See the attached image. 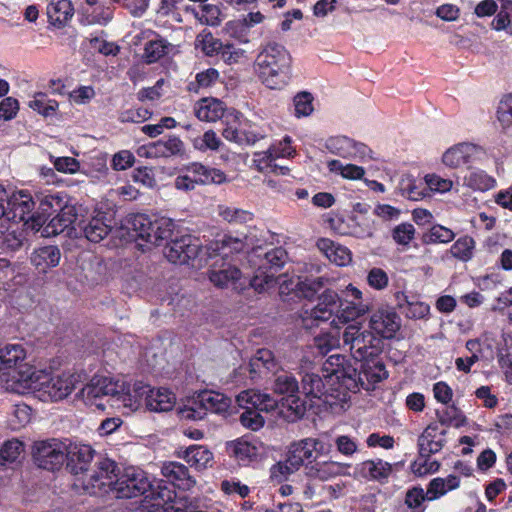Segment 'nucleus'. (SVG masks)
Here are the masks:
<instances>
[{"label": "nucleus", "instance_id": "1", "mask_svg": "<svg viewBox=\"0 0 512 512\" xmlns=\"http://www.w3.org/2000/svg\"><path fill=\"white\" fill-rule=\"evenodd\" d=\"M292 56L281 44L268 42L255 60V71L269 89H283L292 79Z\"/></svg>", "mask_w": 512, "mask_h": 512}, {"label": "nucleus", "instance_id": "2", "mask_svg": "<svg viewBox=\"0 0 512 512\" xmlns=\"http://www.w3.org/2000/svg\"><path fill=\"white\" fill-rule=\"evenodd\" d=\"M24 368L25 370H15L13 378L23 388L37 391L39 397L44 401H59L66 398L75 389L79 381V376L72 373L49 376L44 373H36L26 365Z\"/></svg>", "mask_w": 512, "mask_h": 512}, {"label": "nucleus", "instance_id": "3", "mask_svg": "<svg viewBox=\"0 0 512 512\" xmlns=\"http://www.w3.org/2000/svg\"><path fill=\"white\" fill-rule=\"evenodd\" d=\"M287 258V252L282 247L267 251L261 247L254 248L248 254V262L254 269L249 286L259 293L271 288L276 282L275 273L283 267Z\"/></svg>", "mask_w": 512, "mask_h": 512}, {"label": "nucleus", "instance_id": "4", "mask_svg": "<svg viewBox=\"0 0 512 512\" xmlns=\"http://www.w3.org/2000/svg\"><path fill=\"white\" fill-rule=\"evenodd\" d=\"M119 469L120 467L114 460L101 458L95 463L94 469L78 477L74 485L81 487L90 495H112L115 497L119 483Z\"/></svg>", "mask_w": 512, "mask_h": 512}, {"label": "nucleus", "instance_id": "5", "mask_svg": "<svg viewBox=\"0 0 512 512\" xmlns=\"http://www.w3.org/2000/svg\"><path fill=\"white\" fill-rule=\"evenodd\" d=\"M342 346L356 361H368L382 352L383 342L374 333L363 330L360 323L348 324L342 332Z\"/></svg>", "mask_w": 512, "mask_h": 512}, {"label": "nucleus", "instance_id": "6", "mask_svg": "<svg viewBox=\"0 0 512 512\" xmlns=\"http://www.w3.org/2000/svg\"><path fill=\"white\" fill-rule=\"evenodd\" d=\"M323 372L326 382L331 383L333 386L338 384V387L334 388V390H339L340 388L355 390L358 388V379L362 380L357 368L341 354L329 356L323 364Z\"/></svg>", "mask_w": 512, "mask_h": 512}, {"label": "nucleus", "instance_id": "7", "mask_svg": "<svg viewBox=\"0 0 512 512\" xmlns=\"http://www.w3.org/2000/svg\"><path fill=\"white\" fill-rule=\"evenodd\" d=\"M231 405V399L225 395L214 392H201L190 406L182 411V417L189 420H202L208 412L222 414L225 413Z\"/></svg>", "mask_w": 512, "mask_h": 512}, {"label": "nucleus", "instance_id": "8", "mask_svg": "<svg viewBox=\"0 0 512 512\" xmlns=\"http://www.w3.org/2000/svg\"><path fill=\"white\" fill-rule=\"evenodd\" d=\"M273 391L283 395L282 405L291 411L296 418L304 416L307 410V403L299 396V384L294 375L282 372L275 376Z\"/></svg>", "mask_w": 512, "mask_h": 512}, {"label": "nucleus", "instance_id": "9", "mask_svg": "<svg viewBox=\"0 0 512 512\" xmlns=\"http://www.w3.org/2000/svg\"><path fill=\"white\" fill-rule=\"evenodd\" d=\"M342 306V301L338 294L332 290H326L318 300L317 305L311 309H306L301 314L303 324L310 328L318 326L320 323L327 322L336 318V312Z\"/></svg>", "mask_w": 512, "mask_h": 512}, {"label": "nucleus", "instance_id": "10", "mask_svg": "<svg viewBox=\"0 0 512 512\" xmlns=\"http://www.w3.org/2000/svg\"><path fill=\"white\" fill-rule=\"evenodd\" d=\"M119 483L115 498H133L144 495L151 488V481L147 473L138 467L119 469Z\"/></svg>", "mask_w": 512, "mask_h": 512}, {"label": "nucleus", "instance_id": "11", "mask_svg": "<svg viewBox=\"0 0 512 512\" xmlns=\"http://www.w3.org/2000/svg\"><path fill=\"white\" fill-rule=\"evenodd\" d=\"M329 450V444L319 438L309 437L291 443L287 456L292 469H300L306 461L308 462L307 465H311L317 456L325 455Z\"/></svg>", "mask_w": 512, "mask_h": 512}, {"label": "nucleus", "instance_id": "12", "mask_svg": "<svg viewBox=\"0 0 512 512\" xmlns=\"http://www.w3.org/2000/svg\"><path fill=\"white\" fill-rule=\"evenodd\" d=\"M67 444L58 439L38 441L33 447V458L38 467L55 471L65 462Z\"/></svg>", "mask_w": 512, "mask_h": 512}, {"label": "nucleus", "instance_id": "13", "mask_svg": "<svg viewBox=\"0 0 512 512\" xmlns=\"http://www.w3.org/2000/svg\"><path fill=\"white\" fill-rule=\"evenodd\" d=\"M201 252L200 240L192 235H184L171 240L164 249L167 260L174 264H188L195 260Z\"/></svg>", "mask_w": 512, "mask_h": 512}, {"label": "nucleus", "instance_id": "14", "mask_svg": "<svg viewBox=\"0 0 512 512\" xmlns=\"http://www.w3.org/2000/svg\"><path fill=\"white\" fill-rule=\"evenodd\" d=\"M228 454L239 464L248 465L267 456V447L257 439L239 438L226 445Z\"/></svg>", "mask_w": 512, "mask_h": 512}, {"label": "nucleus", "instance_id": "15", "mask_svg": "<svg viewBox=\"0 0 512 512\" xmlns=\"http://www.w3.org/2000/svg\"><path fill=\"white\" fill-rule=\"evenodd\" d=\"M325 146L331 153L343 158H372L371 150L368 146L346 136L330 137L327 139Z\"/></svg>", "mask_w": 512, "mask_h": 512}, {"label": "nucleus", "instance_id": "16", "mask_svg": "<svg viewBox=\"0 0 512 512\" xmlns=\"http://www.w3.org/2000/svg\"><path fill=\"white\" fill-rule=\"evenodd\" d=\"M34 207L35 201L32 196L28 192L21 190L9 196L5 214L10 221L28 222L29 220H35L33 214Z\"/></svg>", "mask_w": 512, "mask_h": 512}, {"label": "nucleus", "instance_id": "17", "mask_svg": "<svg viewBox=\"0 0 512 512\" xmlns=\"http://www.w3.org/2000/svg\"><path fill=\"white\" fill-rule=\"evenodd\" d=\"M184 152V143L177 136L162 138L148 145L139 147L137 153L146 158H168L181 155Z\"/></svg>", "mask_w": 512, "mask_h": 512}, {"label": "nucleus", "instance_id": "18", "mask_svg": "<svg viewBox=\"0 0 512 512\" xmlns=\"http://www.w3.org/2000/svg\"><path fill=\"white\" fill-rule=\"evenodd\" d=\"M236 267L230 264H223L219 269H212L209 272L210 281L217 287L242 290L249 285V279Z\"/></svg>", "mask_w": 512, "mask_h": 512}, {"label": "nucleus", "instance_id": "19", "mask_svg": "<svg viewBox=\"0 0 512 512\" xmlns=\"http://www.w3.org/2000/svg\"><path fill=\"white\" fill-rule=\"evenodd\" d=\"M400 318L391 308H381L373 312L369 328L383 338L390 339L400 329Z\"/></svg>", "mask_w": 512, "mask_h": 512}, {"label": "nucleus", "instance_id": "20", "mask_svg": "<svg viewBox=\"0 0 512 512\" xmlns=\"http://www.w3.org/2000/svg\"><path fill=\"white\" fill-rule=\"evenodd\" d=\"M446 430L438 423L429 424L418 437V452L421 458L430 457L442 450Z\"/></svg>", "mask_w": 512, "mask_h": 512}, {"label": "nucleus", "instance_id": "21", "mask_svg": "<svg viewBox=\"0 0 512 512\" xmlns=\"http://www.w3.org/2000/svg\"><path fill=\"white\" fill-rule=\"evenodd\" d=\"M94 450L86 444H69L65 453V460L76 479L89 472L88 467L93 460Z\"/></svg>", "mask_w": 512, "mask_h": 512}, {"label": "nucleus", "instance_id": "22", "mask_svg": "<svg viewBox=\"0 0 512 512\" xmlns=\"http://www.w3.org/2000/svg\"><path fill=\"white\" fill-rule=\"evenodd\" d=\"M396 307L399 311L410 319H423L428 316L430 306L420 301L418 296L407 294L403 291H397L394 294Z\"/></svg>", "mask_w": 512, "mask_h": 512}, {"label": "nucleus", "instance_id": "23", "mask_svg": "<svg viewBox=\"0 0 512 512\" xmlns=\"http://www.w3.org/2000/svg\"><path fill=\"white\" fill-rule=\"evenodd\" d=\"M478 151L479 148L474 144L459 143L444 152L442 162L449 168H459L472 162Z\"/></svg>", "mask_w": 512, "mask_h": 512}, {"label": "nucleus", "instance_id": "24", "mask_svg": "<svg viewBox=\"0 0 512 512\" xmlns=\"http://www.w3.org/2000/svg\"><path fill=\"white\" fill-rule=\"evenodd\" d=\"M391 473L392 465L382 459L366 460L355 467V475L381 483L386 482Z\"/></svg>", "mask_w": 512, "mask_h": 512}, {"label": "nucleus", "instance_id": "25", "mask_svg": "<svg viewBox=\"0 0 512 512\" xmlns=\"http://www.w3.org/2000/svg\"><path fill=\"white\" fill-rule=\"evenodd\" d=\"M236 401L243 409H253L255 411H270L275 408L276 401L266 393H261L255 389H248L240 392Z\"/></svg>", "mask_w": 512, "mask_h": 512}, {"label": "nucleus", "instance_id": "26", "mask_svg": "<svg viewBox=\"0 0 512 512\" xmlns=\"http://www.w3.org/2000/svg\"><path fill=\"white\" fill-rule=\"evenodd\" d=\"M114 16V8L110 5L99 2L97 4H86L81 7L80 22L83 25L106 26Z\"/></svg>", "mask_w": 512, "mask_h": 512}, {"label": "nucleus", "instance_id": "27", "mask_svg": "<svg viewBox=\"0 0 512 512\" xmlns=\"http://www.w3.org/2000/svg\"><path fill=\"white\" fill-rule=\"evenodd\" d=\"M162 475L179 489L189 490L195 485L188 468L179 462H166L161 467Z\"/></svg>", "mask_w": 512, "mask_h": 512}, {"label": "nucleus", "instance_id": "28", "mask_svg": "<svg viewBox=\"0 0 512 512\" xmlns=\"http://www.w3.org/2000/svg\"><path fill=\"white\" fill-rule=\"evenodd\" d=\"M61 251L57 246L48 245L34 249L30 256L31 264L39 273H46L48 270L59 265Z\"/></svg>", "mask_w": 512, "mask_h": 512}, {"label": "nucleus", "instance_id": "29", "mask_svg": "<svg viewBox=\"0 0 512 512\" xmlns=\"http://www.w3.org/2000/svg\"><path fill=\"white\" fill-rule=\"evenodd\" d=\"M248 237L245 234L233 236L231 234H225L220 239H217L207 246V250L211 251V254L228 256L229 253L241 252L248 247Z\"/></svg>", "mask_w": 512, "mask_h": 512}, {"label": "nucleus", "instance_id": "30", "mask_svg": "<svg viewBox=\"0 0 512 512\" xmlns=\"http://www.w3.org/2000/svg\"><path fill=\"white\" fill-rule=\"evenodd\" d=\"M151 389L150 385L142 382H135L132 388L126 385L120 403L123 407L129 408L132 411L138 410L143 406L147 408Z\"/></svg>", "mask_w": 512, "mask_h": 512}, {"label": "nucleus", "instance_id": "31", "mask_svg": "<svg viewBox=\"0 0 512 512\" xmlns=\"http://www.w3.org/2000/svg\"><path fill=\"white\" fill-rule=\"evenodd\" d=\"M76 218L74 206L66 205L59 209L58 213L44 226L42 235L46 237L56 236L72 226Z\"/></svg>", "mask_w": 512, "mask_h": 512}, {"label": "nucleus", "instance_id": "32", "mask_svg": "<svg viewBox=\"0 0 512 512\" xmlns=\"http://www.w3.org/2000/svg\"><path fill=\"white\" fill-rule=\"evenodd\" d=\"M79 226L85 238L94 243L103 240L111 230L110 224L106 221L105 213H98L92 218L82 221Z\"/></svg>", "mask_w": 512, "mask_h": 512}, {"label": "nucleus", "instance_id": "33", "mask_svg": "<svg viewBox=\"0 0 512 512\" xmlns=\"http://www.w3.org/2000/svg\"><path fill=\"white\" fill-rule=\"evenodd\" d=\"M177 455L198 470L211 467L214 458L213 453L203 445H191L184 450H179Z\"/></svg>", "mask_w": 512, "mask_h": 512}, {"label": "nucleus", "instance_id": "34", "mask_svg": "<svg viewBox=\"0 0 512 512\" xmlns=\"http://www.w3.org/2000/svg\"><path fill=\"white\" fill-rule=\"evenodd\" d=\"M316 246L330 262L338 266H346L352 260L351 252L347 247L328 238H320Z\"/></svg>", "mask_w": 512, "mask_h": 512}, {"label": "nucleus", "instance_id": "35", "mask_svg": "<svg viewBox=\"0 0 512 512\" xmlns=\"http://www.w3.org/2000/svg\"><path fill=\"white\" fill-rule=\"evenodd\" d=\"M222 136L230 141L240 145H254L256 142L265 138V133L260 130L252 129L251 127L238 128L233 125H227L223 131Z\"/></svg>", "mask_w": 512, "mask_h": 512}, {"label": "nucleus", "instance_id": "36", "mask_svg": "<svg viewBox=\"0 0 512 512\" xmlns=\"http://www.w3.org/2000/svg\"><path fill=\"white\" fill-rule=\"evenodd\" d=\"M346 467L347 465L339 462L324 461L316 462L311 465H305V471L309 478L317 479L320 481H327L343 474Z\"/></svg>", "mask_w": 512, "mask_h": 512}, {"label": "nucleus", "instance_id": "37", "mask_svg": "<svg viewBox=\"0 0 512 512\" xmlns=\"http://www.w3.org/2000/svg\"><path fill=\"white\" fill-rule=\"evenodd\" d=\"M224 112V103L216 98H203L194 106V113L201 121L215 122L223 117Z\"/></svg>", "mask_w": 512, "mask_h": 512}, {"label": "nucleus", "instance_id": "38", "mask_svg": "<svg viewBox=\"0 0 512 512\" xmlns=\"http://www.w3.org/2000/svg\"><path fill=\"white\" fill-rule=\"evenodd\" d=\"M187 172L196 178L198 184H222L227 177L223 171L216 168L204 166L201 163H192L187 167Z\"/></svg>", "mask_w": 512, "mask_h": 512}, {"label": "nucleus", "instance_id": "39", "mask_svg": "<svg viewBox=\"0 0 512 512\" xmlns=\"http://www.w3.org/2000/svg\"><path fill=\"white\" fill-rule=\"evenodd\" d=\"M73 14L74 8L70 0H51L47 5L48 19L54 26H64Z\"/></svg>", "mask_w": 512, "mask_h": 512}, {"label": "nucleus", "instance_id": "40", "mask_svg": "<svg viewBox=\"0 0 512 512\" xmlns=\"http://www.w3.org/2000/svg\"><path fill=\"white\" fill-rule=\"evenodd\" d=\"M328 386H332L331 383L326 382L325 378L320 375L313 372L305 373L302 377L300 393H303L306 397L320 399L328 394L330 390H333Z\"/></svg>", "mask_w": 512, "mask_h": 512}, {"label": "nucleus", "instance_id": "41", "mask_svg": "<svg viewBox=\"0 0 512 512\" xmlns=\"http://www.w3.org/2000/svg\"><path fill=\"white\" fill-rule=\"evenodd\" d=\"M175 224L172 219L166 217L152 218V225H149L147 231L152 237H146L145 242L151 245H159L161 241L167 240L172 236Z\"/></svg>", "mask_w": 512, "mask_h": 512}, {"label": "nucleus", "instance_id": "42", "mask_svg": "<svg viewBox=\"0 0 512 512\" xmlns=\"http://www.w3.org/2000/svg\"><path fill=\"white\" fill-rule=\"evenodd\" d=\"M368 311V305L362 302L347 301L342 302L341 308L336 312V318L331 322L334 328H340L339 324H347L356 318L364 315Z\"/></svg>", "mask_w": 512, "mask_h": 512}, {"label": "nucleus", "instance_id": "43", "mask_svg": "<svg viewBox=\"0 0 512 512\" xmlns=\"http://www.w3.org/2000/svg\"><path fill=\"white\" fill-rule=\"evenodd\" d=\"M176 402L173 392L165 388H152L148 396L147 409L153 412H166L172 410Z\"/></svg>", "mask_w": 512, "mask_h": 512}, {"label": "nucleus", "instance_id": "44", "mask_svg": "<svg viewBox=\"0 0 512 512\" xmlns=\"http://www.w3.org/2000/svg\"><path fill=\"white\" fill-rule=\"evenodd\" d=\"M460 485V479L456 475H448L446 478L437 477L430 481L426 497L427 500H436L447 492L455 490Z\"/></svg>", "mask_w": 512, "mask_h": 512}, {"label": "nucleus", "instance_id": "45", "mask_svg": "<svg viewBox=\"0 0 512 512\" xmlns=\"http://www.w3.org/2000/svg\"><path fill=\"white\" fill-rule=\"evenodd\" d=\"M148 494L145 496L146 498H150L153 500L154 507H162L163 512H165V508L173 505L177 501H185L182 498H177L176 493L173 489L158 483L154 486L151 483V488L147 492Z\"/></svg>", "mask_w": 512, "mask_h": 512}, {"label": "nucleus", "instance_id": "46", "mask_svg": "<svg viewBox=\"0 0 512 512\" xmlns=\"http://www.w3.org/2000/svg\"><path fill=\"white\" fill-rule=\"evenodd\" d=\"M25 359V351L19 344L0 346V371L18 367Z\"/></svg>", "mask_w": 512, "mask_h": 512}, {"label": "nucleus", "instance_id": "47", "mask_svg": "<svg viewBox=\"0 0 512 512\" xmlns=\"http://www.w3.org/2000/svg\"><path fill=\"white\" fill-rule=\"evenodd\" d=\"M37 200L43 216H50L52 212H58L67 205V196L64 192L41 193L37 195Z\"/></svg>", "mask_w": 512, "mask_h": 512}, {"label": "nucleus", "instance_id": "48", "mask_svg": "<svg viewBox=\"0 0 512 512\" xmlns=\"http://www.w3.org/2000/svg\"><path fill=\"white\" fill-rule=\"evenodd\" d=\"M217 213L224 221L232 225L246 224L254 218V214L251 211L232 205H218Z\"/></svg>", "mask_w": 512, "mask_h": 512}, {"label": "nucleus", "instance_id": "49", "mask_svg": "<svg viewBox=\"0 0 512 512\" xmlns=\"http://www.w3.org/2000/svg\"><path fill=\"white\" fill-rule=\"evenodd\" d=\"M81 397L86 405L95 406L100 410L105 409V404L101 401L103 389L100 385V376H94L88 384L81 389Z\"/></svg>", "mask_w": 512, "mask_h": 512}, {"label": "nucleus", "instance_id": "50", "mask_svg": "<svg viewBox=\"0 0 512 512\" xmlns=\"http://www.w3.org/2000/svg\"><path fill=\"white\" fill-rule=\"evenodd\" d=\"M495 179L483 170H469L464 177V184L474 190L486 191L495 186Z\"/></svg>", "mask_w": 512, "mask_h": 512}, {"label": "nucleus", "instance_id": "51", "mask_svg": "<svg viewBox=\"0 0 512 512\" xmlns=\"http://www.w3.org/2000/svg\"><path fill=\"white\" fill-rule=\"evenodd\" d=\"M327 167L331 173L339 174L348 180H360L365 175V169L355 164H344L340 160H330Z\"/></svg>", "mask_w": 512, "mask_h": 512}, {"label": "nucleus", "instance_id": "52", "mask_svg": "<svg viewBox=\"0 0 512 512\" xmlns=\"http://www.w3.org/2000/svg\"><path fill=\"white\" fill-rule=\"evenodd\" d=\"M28 106L42 116L50 117L56 113L59 104L55 99L49 98L47 94L38 92L28 102Z\"/></svg>", "mask_w": 512, "mask_h": 512}, {"label": "nucleus", "instance_id": "53", "mask_svg": "<svg viewBox=\"0 0 512 512\" xmlns=\"http://www.w3.org/2000/svg\"><path fill=\"white\" fill-rule=\"evenodd\" d=\"M399 189L402 196L413 201L422 200L429 195L425 182L416 181L411 178L402 179Z\"/></svg>", "mask_w": 512, "mask_h": 512}, {"label": "nucleus", "instance_id": "54", "mask_svg": "<svg viewBox=\"0 0 512 512\" xmlns=\"http://www.w3.org/2000/svg\"><path fill=\"white\" fill-rule=\"evenodd\" d=\"M251 371H260L261 368L266 369L270 372H276L278 369V363L272 351L268 349H259L255 356L250 361Z\"/></svg>", "mask_w": 512, "mask_h": 512}, {"label": "nucleus", "instance_id": "55", "mask_svg": "<svg viewBox=\"0 0 512 512\" xmlns=\"http://www.w3.org/2000/svg\"><path fill=\"white\" fill-rule=\"evenodd\" d=\"M314 97L307 91L297 93L293 98V114L296 118L308 117L313 111Z\"/></svg>", "mask_w": 512, "mask_h": 512}, {"label": "nucleus", "instance_id": "56", "mask_svg": "<svg viewBox=\"0 0 512 512\" xmlns=\"http://www.w3.org/2000/svg\"><path fill=\"white\" fill-rule=\"evenodd\" d=\"M497 118L502 130L512 134V94L504 96L499 102Z\"/></svg>", "mask_w": 512, "mask_h": 512}, {"label": "nucleus", "instance_id": "57", "mask_svg": "<svg viewBox=\"0 0 512 512\" xmlns=\"http://www.w3.org/2000/svg\"><path fill=\"white\" fill-rule=\"evenodd\" d=\"M131 227V236L135 239H140L145 242L146 237H152L147 231L149 225H152V218L145 214L133 215L129 221Z\"/></svg>", "mask_w": 512, "mask_h": 512}, {"label": "nucleus", "instance_id": "58", "mask_svg": "<svg viewBox=\"0 0 512 512\" xmlns=\"http://www.w3.org/2000/svg\"><path fill=\"white\" fill-rule=\"evenodd\" d=\"M454 237L455 234L452 230L441 225H434L423 234L422 242L424 244L449 243Z\"/></svg>", "mask_w": 512, "mask_h": 512}, {"label": "nucleus", "instance_id": "59", "mask_svg": "<svg viewBox=\"0 0 512 512\" xmlns=\"http://www.w3.org/2000/svg\"><path fill=\"white\" fill-rule=\"evenodd\" d=\"M100 385L103 389V395L105 397H110V400L114 403L120 404L121 396L123 391L126 389V383L116 381L112 378L106 376H100Z\"/></svg>", "mask_w": 512, "mask_h": 512}, {"label": "nucleus", "instance_id": "60", "mask_svg": "<svg viewBox=\"0 0 512 512\" xmlns=\"http://www.w3.org/2000/svg\"><path fill=\"white\" fill-rule=\"evenodd\" d=\"M9 422L14 430L20 429L27 425L31 420V408L24 404L18 403L11 407L9 414Z\"/></svg>", "mask_w": 512, "mask_h": 512}, {"label": "nucleus", "instance_id": "61", "mask_svg": "<svg viewBox=\"0 0 512 512\" xmlns=\"http://www.w3.org/2000/svg\"><path fill=\"white\" fill-rule=\"evenodd\" d=\"M192 144L196 150L201 152L217 151L222 145V141L213 130H208L203 135L195 137Z\"/></svg>", "mask_w": 512, "mask_h": 512}, {"label": "nucleus", "instance_id": "62", "mask_svg": "<svg viewBox=\"0 0 512 512\" xmlns=\"http://www.w3.org/2000/svg\"><path fill=\"white\" fill-rule=\"evenodd\" d=\"M23 451V443L17 439L4 442L0 448V463L5 465L6 463L15 462Z\"/></svg>", "mask_w": 512, "mask_h": 512}, {"label": "nucleus", "instance_id": "63", "mask_svg": "<svg viewBox=\"0 0 512 512\" xmlns=\"http://www.w3.org/2000/svg\"><path fill=\"white\" fill-rule=\"evenodd\" d=\"M168 45L163 39L151 40L146 43L143 58L146 63L157 62L167 53Z\"/></svg>", "mask_w": 512, "mask_h": 512}, {"label": "nucleus", "instance_id": "64", "mask_svg": "<svg viewBox=\"0 0 512 512\" xmlns=\"http://www.w3.org/2000/svg\"><path fill=\"white\" fill-rule=\"evenodd\" d=\"M474 248V240L471 237L465 236L459 238L450 248L453 257L468 261L472 258Z\"/></svg>", "mask_w": 512, "mask_h": 512}]
</instances>
